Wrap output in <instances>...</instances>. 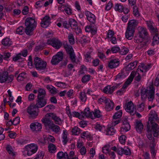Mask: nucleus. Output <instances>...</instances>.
I'll return each instance as SVG.
<instances>
[{
    "mask_svg": "<svg viewBox=\"0 0 159 159\" xmlns=\"http://www.w3.org/2000/svg\"><path fill=\"white\" fill-rule=\"evenodd\" d=\"M115 10L116 11H118L119 12H122L123 10V7L120 4L117 3L115 5Z\"/></svg>",
    "mask_w": 159,
    "mask_h": 159,
    "instance_id": "e433bc0d",
    "label": "nucleus"
},
{
    "mask_svg": "<svg viewBox=\"0 0 159 159\" xmlns=\"http://www.w3.org/2000/svg\"><path fill=\"white\" fill-rule=\"evenodd\" d=\"M68 38L70 43L73 45L75 43V39L72 34L70 33L68 35Z\"/></svg>",
    "mask_w": 159,
    "mask_h": 159,
    "instance_id": "4c0bfd02",
    "label": "nucleus"
},
{
    "mask_svg": "<svg viewBox=\"0 0 159 159\" xmlns=\"http://www.w3.org/2000/svg\"><path fill=\"white\" fill-rule=\"evenodd\" d=\"M143 38L140 37L139 34H137L134 38V42L137 43H141L143 41Z\"/></svg>",
    "mask_w": 159,
    "mask_h": 159,
    "instance_id": "f704fd0d",
    "label": "nucleus"
},
{
    "mask_svg": "<svg viewBox=\"0 0 159 159\" xmlns=\"http://www.w3.org/2000/svg\"><path fill=\"white\" fill-rule=\"evenodd\" d=\"M70 27L72 29L75 28L77 26V22L74 20L72 19H70L69 21Z\"/></svg>",
    "mask_w": 159,
    "mask_h": 159,
    "instance_id": "c9c22d12",
    "label": "nucleus"
},
{
    "mask_svg": "<svg viewBox=\"0 0 159 159\" xmlns=\"http://www.w3.org/2000/svg\"><path fill=\"white\" fill-rule=\"evenodd\" d=\"M129 51V49L125 48H123L122 49H121V50L120 51V53L122 55H124L128 53Z\"/></svg>",
    "mask_w": 159,
    "mask_h": 159,
    "instance_id": "69168bd1",
    "label": "nucleus"
},
{
    "mask_svg": "<svg viewBox=\"0 0 159 159\" xmlns=\"http://www.w3.org/2000/svg\"><path fill=\"white\" fill-rule=\"evenodd\" d=\"M63 45L67 53L69 55L70 58L72 62H75V56L72 46L68 44L67 43H64Z\"/></svg>",
    "mask_w": 159,
    "mask_h": 159,
    "instance_id": "423d86ee",
    "label": "nucleus"
},
{
    "mask_svg": "<svg viewBox=\"0 0 159 159\" xmlns=\"http://www.w3.org/2000/svg\"><path fill=\"white\" fill-rule=\"evenodd\" d=\"M134 32L135 30H128L127 29L125 33V36L126 38L129 40L131 39L133 37Z\"/></svg>",
    "mask_w": 159,
    "mask_h": 159,
    "instance_id": "a878e982",
    "label": "nucleus"
},
{
    "mask_svg": "<svg viewBox=\"0 0 159 159\" xmlns=\"http://www.w3.org/2000/svg\"><path fill=\"white\" fill-rule=\"evenodd\" d=\"M124 108L126 111L129 112L131 115H134L136 112V108L132 101L126 102Z\"/></svg>",
    "mask_w": 159,
    "mask_h": 159,
    "instance_id": "1a4fd4ad",
    "label": "nucleus"
},
{
    "mask_svg": "<svg viewBox=\"0 0 159 159\" xmlns=\"http://www.w3.org/2000/svg\"><path fill=\"white\" fill-rule=\"evenodd\" d=\"M103 92L106 93H112V91H111V88L110 86H108L104 88L103 90Z\"/></svg>",
    "mask_w": 159,
    "mask_h": 159,
    "instance_id": "a18cd8bd",
    "label": "nucleus"
},
{
    "mask_svg": "<svg viewBox=\"0 0 159 159\" xmlns=\"http://www.w3.org/2000/svg\"><path fill=\"white\" fill-rule=\"evenodd\" d=\"M116 130L114 129L113 126L108 127L106 130V134L109 135H112L114 134L116 132Z\"/></svg>",
    "mask_w": 159,
    "mask_h": 159,
    "instance_id": "c756f323",
    "label": "nucleus"
},
{
    "mask_svg": "<svg viewBox=\"0 0 159 159\" xmlns=\"http://www.w3.org/2000/svg\"><path fill=\"white\" fill-rule=\"evenodd\" d=\"M20 122V118L19 117H16L12 122V124L14 125H16Z\"/></svg>",
    "mask_w": 159,
    "mask_h": 159,
    "instance_id": "338daca9",
    "label": "nucleus"
},
{
    "mask_svg": "<svg viewBox=\"0 0 159 159\" xmlns=\"http://www.w3.org/2000/svg\"><path fill=\"white\" fill-rule=\"evenodd\" d=\"M25 25L26 26L25 30L26 34L32 35L37 25V23L35 19L32 17L27 18L25 20Z\"/></svg>",
    "mask_w": 159,
    "mask_h": 159,
    "instance_id": "7ed1b4c3",
    "label": "nucleus"
},
{
    "mask_svg": "<svg viewBox=\"0 0 159 159\" xmlns=\"http://www.w3.org/2000/svg\"><path fill=\"white\" fill-rule=\"evenodd\" d=\"M23 30L24 27L22 26H20L17 29L16 32L17 34H22L24 32Z\"/></svg>",
    "mask_w": 159,
    "mask_h": 159,
    "instance_id": "bf43d9fd",
    "label": "nucleus"
},
{
    "mask_svg": "<svg viewBox=\"0 0 159 159\" xmlns=\"http://www.w3.org/2000/svg\"><path fill=\"white\" fill-rule=\"evenodd\" d=\"M151 126H150L149 128L147 126V137L148 139L150 140V144H152V147H155L156 146V144L155 143L154 139L152 137V131L153 132V134H154V132L152 131V129L151 130L150 129Z\"/></svg>",
    "mask_w": 159,
    "mask_h": 159,
    "instance_id": "dca6fc26",
    "label": "nucleus"
},
{
    "mask_svg": "<svg viewBox=\"0 0 159 159\" xmlns=\"http://www.w3.org/2000/svg\"><path fill=\"white\" fill-rule=\"evenodd\" d=\"M55 84L58 87L63 88H65L66 86V84L65 83H64L61 82H57Z\"/></svg>",
    "mask_w": 159,
    "mask_h": 159,
    "instance_id": "5fc2aeb1",
    "label": "nucleus"
},
{
    "mask_svg": "<svg viewBox=\"0 0 159 159\" xmlns=\"http://www.w3.org/2000/svg\"><path fill=\"white\" fill-rule=\"evenodd\" d=\"M88 41L87 39V38L85 36H83L80 37V42L82 44L84 43H85L87 42Z\"/></svg>",
    "mask_w": 159,
    "mask_h": 159,
    "instance_id": "0e129e2a",
    "label": "nucleus"
},
{
    "mask_svg": "<svg viewBox=\"0 0 159 159\" xmlns=\"http://www.w3.org/2000/svg\"><path fill=\"white\" fill-rule=\"evenodd\" d=\"M85 58L87 62L90 61L91 60L90 52H87L84 54Z\"/></svg>",
    "mask_w": 159,
    "mask_h": 159,
    "instance_id": "774afa93",
    "label": "nucleus"
},
{
    "mask_svg": "<svg viewBox=\"0 0 159 159\" xmlns=\"http://www.w3.org/2000/svg\"><path fill=\"white\" fill-rule=\"evenodd\" d=\"M71 115L75 117H78L80 119H82L83 118L82 112L80 114V113L74 111L72 113Z\"/></svg>",
    "mask_w": 159,
    "mask_h": 159,
    "instance_id": "de8ad7c7",
    "label": "nucleus"
},
{
    "mask_svg": "<svg viewBox=\"0 0 159 159\" xmlns=\"http://www.w3.org/2000/svg\"><path fill=\"white\" fill-rule=\"evenodd\" d=\"M132 74H130L129 76L127 79L125 83L123 86V88H126L128 85H129L133 81V78L132 76Z\"/></svg>",
    "mask_w": 159,
    "mask_h": 159,
    "instance_id": "473e14b6",
    "label": "nucleus"
},
{
    "mask_svg": "<svg viewBox=\"0 0 159 159\" xmlns=\"http://www.w3.org/2000/svg\"><path fill=\"white\" fill-rule=\"evenodd\" d=\"M122 115V111L120 110L115 113L113 116V118L115 119L119 118Z\"/></svg>",
    "mask_w": 159,
    "mask_h": 159,
    "instance_id": "09e8293b",
    "label": "nucleus"
},
{
    "mask_svg": "<svg viewBox=\"0 0 159 159\" xmlns=\"http://www.w3.org/2000/svg\"><path fill=\"white\" fill-rule=\"evenodd\" d=\"M120 48L119 47L117 46H114L111 48V51L113 53H116L118 52H120Z\"/></svg>",
    "mask_w": 159,
    "mask_h": 159,
    "instance_id": "13d9d810",
    "label": "nucleus"
},
{
    "mask_svg": "<svg viewBox=\"0 0 159 159\" xmlns=\"http://www.w3.org/2000/svg\"><path fill=\"white\" fill-rule=\"evenodd\" d=\"M25 148L28 151V155L30 156L36 152L38 150V146L36 144L32 143L25 146Z\"/></svg>",
    "mask_w": 159,
    "mask_h": 159,
    "instance_id": "9b49d317",
    "label": "nucleus"
},
{
    "mask_svg": "<svg viewBox=\"0 0 159 159\" xmlns=\"http://www.w3.org/2000/svg\"><path fill=\"white\" fill-rule=\"evenodd\" d=\"M135 124V128L136 130L138 132H140L143 128V124L140 120L136 121Z\"/></svg>",
    "mask_w": 159,
    "mask_h": 159,
    "instance_id": "cd10ccee",
    "label": "nucleus"
},
{
    "mask_svg": "<svg viewBox=\"0 0 159 159\" xmlns=\"http://www.w3.org/2000/svg\"><path fill=\"white\" fill-rule=\"evenodd\" d=\"M87 20L91 23L94 24L96 22V17L94 15L89 11L85 12Z\"/></svg>",
    "mask_w": 159,
    "mask_h": 159,
    "instance_id": "412c9836",
    "label": "nucleus"
},
{
    "mask_svg": "<svg viewBox=\"0 0 159 159\" xmlns=\"http://www.w3.org/2000/svg\"><path fill=\"white\" fill-rule=\"evenodd\" d=\"M71 132L72 134L74 135H78L80 133V129L78 127H74L72 129Z\"/></svg>",
    "mask_w": 159,
    "mask_h": 159,
    "instance_id": "58836bf2",
    "label": "nucleus"
},
{
    "mask_svg": "<svg viewBox=\"0 0 159 159\" xmlns=\"http://www.w3.org/2000/svg\"><path fill=\"white\" fill-rule=\"evenodd\" d=\"M42 121L44 123L45 127L48 126L49 129H50L52 128L54 124L53 122L48 118H43Z\"/></svg>",
    "mask_w": 159,
    "mask_h": 159,
    "instance_id": "4be33fe9",
    "label": "nucleus"
},
{
    "mask_svg": "<svg viewBox=\"0 0 159 159\" xmlns=\"http://www.w3.org/2000/svg\"><path fill=\"white\" fill-rule=\"evenodd\" d=\"M50 18L49 16H46L42 19L40 23L41 26L43 28H46L48 26L50 23Z\"/></svg>",
    "mask_w": 159,
    "mask_h": 159,
    "instance_id": "f3484780",
    "label": "nucleus"
},
{
    "mask_svg": "<svg viewBox=\"0 0 159 159\" xmlns=\"http://www.w3.org/2000/svg\"><path fill=\"white\" fill-rule=\"evenodd\" d=\"M126 137L124 135H121L120 137L119 140L120 142L122 144H124L125 142V139Z\"/></svg>",
    "mask_w": 159,
    "mask_h": 159,
    "instance_id": "052dcab7",
    "label": "nucleus"
},
{
    "mask_svg": "<svg viewBox=\"0 0 159 159\" xmlns=\"http://www.w3.org/2000/svg\"><path fill=\"white\" fill-rule=\"evenodd\" d=\"M154 91L152 85L146 89L142 87L141 89V97L142 101H144L147 98L149 101L153 100L154 98Z\"/></svg>",
    "mask_w": 159,
    "mask_h": 159,
    "instance_id": "f03ea898",
    "label": "nucleus"
},
{
    "mask_svg": "<svg viewBox=\"0 0 159 159\" xmlns=\"http://www.w3.org/2000/svg\"><path fill=\"white\" fill-rule=\"evenodd\" d=\"M13 80V75H8V72L4 71L0 74V82L1 83L6 82L7 83L11 82Z\"/></svg>",
    "mask_w": 159,
    "mask_h": 159,
    "instance_id": "0eeeda50",
    "label": "nucleus"
},
{
    "mask_svg": "<svg viewBox=\"0 0 159 159\" xmlns=\"http://www.w3.org/2000/svg\"><path fill=\"white\" fill-rule=\"evenodd\" d=\"M2 45L5 46H9L11 44V41L7 38L3 39L2 40Z\"/></svg>",
    "mask_w": 159,
    "mask_h": 159,
    "instance_id": "72a5a7b5",
    "label": "nucleus"
},
{
    "mask_svg": "<svg viewBox=\"0 0 159 159\" xmlns=\"http://www.w3.org/2000/svg\"><path fill=\"white\" fill-rule=\"evenodd\" d=\"M6 149L10 155L12 156H14L15 155V153L13 152V150L10 145H7L6 148Z\"/></svg>",
    "mask_w": 159,
    "mask_h": 159,
    "instance_id": "ea45409f",
    "label": "nucleus"
},
{
    "mask_svg": "<svg viewBox=\"0 0 159 159\" xmlns=\"http://www.w3.org/2000/svg\"><path fill=\"white\" fill-rule=\"evenodd\" d=\"M93 114L94 117V119L96 117L99 118L101 116V115L100 113V111L99 110H96L94 112H92Z\"/></svg>",
    "mask_w": 159,
    "mask_h": 159,
    "instance_id": "3c124183",
    "label": "nucleus"
},
{
    "mask_svg": "<svg viewBox=\"0 0 159 159\" xmlns=\"http://www.w3.org/2000/svg\"><path fill=\"white\" fill-rule=\"evenodd\" d=\"M34 64L37 70L41 71L44 70L46 68L47 65V62L41 58L35 57L34 58Z\"/></svg>",
    "mask_w": 159,
    "mask_h": 159,
    "instance_id": "39448f33",
    "label": "nucleus"
},
{
    "mask_svg": "<svg viewBox=\"0 0 159 159\" xmlns=\"http://www.w3.org/2000/svg\"><path fill=\"white\" fill-rule=\"evenodd\" d=\"M37 108L35 105L31 104L27 109V112L33 118L38 115Z\"/></svg>",
    "mask_w": 159,
    "mask_h": 159,
    "instance_id": "6e6552de",
    "label": "nucleus"
},
{
    "mask_svg": "<svg viewBox=\"0 0 159 159\" xmlns=\"http://www.w3.org/2000/svg\"><path fill=\"white\" fill-rule=\"evenodd\" d=\"M138 61H135L132 63H131L129 64L128 65L127 67H129V69L132 70L134 69L136 66Z\"/></svg>",
    "mask_w": 159,
    "mask_h": 159,
    "instance_id": "a19ab883",
    "label": "nucleus"
},
{
    "mask_svg": "<svg viewBox=\"0 0 159 159\" xmlns=\"http://www.w3.org/2000/svg\"><path fill=\"white\" fill-rule=\"evenodd\" d=\"M52 127V128H51L50 129L56 133H57L60 131V128L58 125H55L54 124Z\"/></svg>",
    "mask_w": 159,
    "mask_h": 159,
    "instance_id": "37998d69",
    "label": "nucleus"
},
{
    "mask_svg": "<svg viewBox=\"0 0 159 159\" xmlns=\"http://www.w3.org/2000/svg\"><path fill=\"white\" fill-rule=\"evenodd\" d=\"M123 126L121 128L120 131H125L127 132L129 131L130 128V126L128 122L127 118H125L122 120Z\"/></svg>",
    "mask_w": 159,
    "mask_h": 159,
    "instance_id": "aec40b11",
    "label": "nucleus"
},
{
    "mask_svg": "<svg viewBox=\"0 0 159 159\" xmlns=\"http://www.w3.org/2000/svg\"><path fill=\"white\" fill-rule=\"evenodd\" d=\"M44 98H37L35 105L38 108H41L44 107L47 104V100Z\"/></svg>",
    "mask_w": 159,
    "mask_h": 159,
    "instance_id": "a211bd4d",
    "label": "nucleus"
},
{
    "mask_svg": "<svg viewBox=\"0 0 159 159\" xmlns=\"http://www.w3.org/2000/svg\"><path fill=\"white\" fill-rule=\"evenodd\" d=\"M54 106L52 105H47L44 108L43 111L46 112H48L50 111V110H51L53 109H54Z\"/></svg>",
    "mask_w": 159,
    "mask_h": 159,
    "instance_id": "603ef678",
    "label": "nucleus"
},
{
    "mask_svg": "<svg viewBox=\"0 0 159 159\" xmlns=\"http://www.w3.org/2000/svg\"><path fill=\"white\" fill-rule=\"evenodd\" d=\"M62 142L64 144L67 143L68 142V139L67 138V133L65 130L63 131V135L62 136Z\"/></svg>",
    "mask_w": 159,
    "mask_h": 159,
    "instance_id": "49530a36",
    "label": "nucleus"
},
{
    "mask_svg": "<svg viewBox=\"0 0 159 159\" xmlns=\"http://www.w3.org/2000/svg\"><path fill=\"white\" fill-rule=\"evenodd\" d=\"M47 89L49 91L50 93L53 94H55L57 92V90L56 88L52 85H48L46 86Z\"/></svg>",
    "mask_w": 159,
    "mask_h": 159,
    "instance_id": "2f4dec72",
    "label": "nucleus"
},
{
    "mask_svg": "<svg viewBox=\"0 0 159 159\" xmlns=\"http://www.w3.org/2000/svg\"><path fill=\"white\" fill-rule=\"evenodd\" d=\"M90 75H85L82 78V81L84 83L89 81L90 80Z\"/></svg>",
    "mask_w": 159,
    "mask_h": 159,
    "instance_id": "4d7b16f0",
    "label": "nucleus"
},
{
    "mask_svg": "<svg viewBox=\"0 0 159 159\" xmlns=\"http://www.w3.org/2000/svg\"><path fill=\"white\" fill-rule=\"evenodd\" d=\"M105 105L106 109L107 111H109L112 109L114 106V103L109 99L106 102Z\"/></svg>",
    "mask_w": 159,
    "mask_h": 159,
    "instance_id": "c85d7f7f",
    "label": "nucleus"
},
{
    "mask_svg": "<svg viewBox=\"0 0 159 159\" xmlns=\"http://www.w3.org/2000/svg\"><path fill=\"white\" fill-rule=\"evenodd\" d=\"M131 74H132V76L134 79V80L138 82L140 81L141 79V77L140 75L137 72V71H133L131 72Z\"/></svg>",
    "mask_w": 159,
    "mask_h": 159,
    "instance_id": "bb28decb",
    "label": "nucleus"
},
{
    "mask_svg": "<svg viewBox=\"0 0 159 159\" xmlns=\"http://www.w3.org/2000/svg\"><path fill=\"white\" fill-rule=\"evenodd\" d=\"M110 146L107 145L104 146L102 148V152L104 153L107 154L109 152Z\"/></svg>",
    "mask_w": 159,
    "mask_h": 159,
    "instance_id": "680f3d73",
    "label": "nucleus"
},
{
    "mask_svg": "<svg viewBox=\"0 0 159 159\" xmlns=\"http://www.w3.org/2000/svg\"><path fill=\"white\" fill-rule=\"evenodd\" d=\"M80 98L83 102H85L86 101L87 97L85 93L82 92L80 93Z\"/></svg>",
    "mask_w": 159,
    "mask_h": 159,
    "instance_id": "864d4df0",
    "label": "nucleus"
},
{
    "mask_svg": "<svg viewBox=\"0 0 159 159\" xmlns=\"http://www.w3.org/2000/svg\"><path fill=\"white\" fill-rule=\"evenodd\" d=\"M133 12L134 16L136 17H138L140 16L138 8L137 7H134L133 9Z\"/></svg>",
    "mask_w": 159,
    "mask_h": 159,
    "instance_id": "6e6d98bb",
    "label": "nucleus"
},
{
    "mask_svg": "<svg viewBox=\"0 0 159 159\" xmlns=\"http://www.w3.org/2000/svg\"><path fill=\"white\" fill-rule=\"evenodd\" d=\"M37 98H44L46 95L45 91L43 89L39 88L38 89Z\"/></svg>",
    "mask_w": 159,
    "mask_h": 159,
    "instance_id": "7c9ffc66",
    "label": "nucleus"
},
{
    "mask_svg": "<svg viewBox=\"0 0 159 159\" xmlns=\"http://www.w3.org/2000/svg\"><path fill=\"white\" fill-rule=\"evenodd\" d=\"M85 30L86 32H90L93 34H95L97 30L96 28L93 26L91 25L90 26H87L85 27Z\"/></svg>",
    "mask_w": 159,
    "mask_h": 159,
    "instance_id": "393cba45",
    "label": "nucleus"
},
{
    "mask_svg": "<svg viewBox=\"0 0 159 159\" xmlns=\"http://www.w3.org/2000/svg\"><path fill=\"white\" fill-rule=\"evenodd\" d=\"M144 101H143L138 106V109L139 111H142L144 110L145 104Z\"/></svg>",
    "mask_w": 159,
    "mask_h": 159,
    "instance_id": "8fccbe9b",
    "label": "nucleus"
},
{
    "mask_svg": "<svg viewBox=\"0 0 159 159\" xmlns=\"http://www.w3.org/2000/svg\"><path fill=\"white\" fill-rule=\"evenodd\" d=\"M138 30L137 34L140 37H143L144 38L145 36L147 35L148 33L145 28L142 27H139Z\"/></svg>",
    "mask_w": 159,
    "mask_h": 159,
    "instance_id": "b1692460",
    "label": "nucleus"
},
{
    "mask_svg": "<svg viewBox=\"0 0 159 159\" xmlns=\"http://www.w3.org/2000/svg\"><path fill=\"white\" fill-rule=\"evenodd\" d=\"M27 140L23 139H19L17 140L18 143L20 145H24L27 143Z\"/></svg>",
    "mask_w": 159,
    "mask_h": 159,
    "instance_id": "e2e57ef3",
    "label": "nucleus"
},
{
    "mask_svg": "<svg viewBox=\"0 0 159 159\" xmlns=\"http://www.w3.org/2000/svg\"><path fill=\"white\" fill-rule=\"evenodd\" d=\"M42 125L41 124L37 122L32 123L30 125V128L31 130L35 133L40 131L42 128Z\"/></svg>",
    "mask_w": 159,
    "mask_h": 159,
    "instance_id": "ddd939ff",
    "label": "nucleus"
},
{
    "mask_svg": "<svg viewBox=\"0 0 159 159\" xmlns=\"http://www.w3.org/2000/svg\"><path fill=\"white\" fill-rule=\"evenodd\" d=\"M119 64L120 61L118 59H112L108 62L107 67L110 69H112L117 67Z\"/></svg>",
    "mask_w": 159,
    "mask_h": 159,
    "instance_id": "4468645a",
    "label": "nucleus"
},
{
    "mask_svg": "<svg viewBox=\"0 0 159 159\" xmlns=\"http://www.w3.org/2000/svg\"><path fill=\"white\" fill-rule=\"evenodd\" d=\"M47 44L52 45L57 49H58L61 47V44L60 41L58 39L55 38L50 39L47 42Z\"/></svg>",
    "mask_w": 159,
    "mask_h": 159,
    "instance_id": "f8f14e48",
    "label": "nucleus"
},
{
    "mask_svg": "<svg viewBox=\"0 0 159 159\" xmlns=\"http://www.w3.org/2000/svg\"><path fill=\"white\" fill-rule=\"evenodd\" d=\"M138 21L133 19L129 21L128 23L127 29L128 30H135V28L138 25Z\"/></svg>",
    "mask_w": 159,
    "mask_h": 159,
    "instance_id": "6ab92c4d",
    "label": "nucleus"
},
{
    "mask_svg": "<svg viewBox=\"0 0 159 159\" xmlns=\"http://www.w3.org/2000/svg\"><path fill=\"white\" fill-rule=\"evenodd\" d=\"M54 121L55 123L57 125H61L63 120L61 118L57 116L55 114L53 113H50L47 114Z\"/></svg>",
    "mask_w": 159,
    "mask_h": 159,
    "instance_id": "2eb2a0df",
    "label": "nucleus"
},
{
    "mask_svg": "<svg viewBox=\"0 0 159 159\" xmlns=\"http://www.w3.org/2000/svg\"><path fill=\"white\" fill-rule=\"evenodd\" d=\"M146 23L148 29L154 36L153 38L152 44H158L159 43V37H158V30L155 27L154 23L152 21H146Z\"/></svg>",
    "mask_w": 159,
    "mask_h": 159,
    "instance_id": "20e7f679",
    "label": "nucleus"
},
{
    "mask_svg": "<svg viewBox=\"0 0 159 159\" xmlns=\"http://www.w3.org/2000/svg\"><path fill=\"white\" fill-rule=\"evenodd\" d=\"M63 58V54L62 52H59L53 57L51 61V63L53 65H57L62 60Z\"/></svg>",
    "mask_w": 159,
    "mask_h": 159,
    "instance_id": "9d476101",
    "label": "nucleus"
},
{
    "mask_svg": "<svg viewBox=\"0 0 159 159\" xmlns=\"http://www.w3.org/2000/svg\"><path fill=\"white\" fill-rule=\"evenodd\" d=\"M89 108L88 107L86 108L84 110V112H82V116L83 118L85 117H90L92 119H94V117L93 116L92 112L90 111Z\"/></svg>",
    "mask_w": 159,
    "mask_h": 159,
    "instance_id": "5701e85b",
    "label": "nucleus"
},
{
    "mask_svg": "<svg viewBox=\"0 0 159 159\" xmlns=\"http://www.w3.org/2000/svg\"><path fill=\"white\" fill-rule=\"evenodd\" d=\"M49 151L51 153H53L55 152L56 149L55 146L52 144H49L48 146Z\"/></svg>",
    "mask_w": 159,
    "mask_h": 159,
    "instance_id": "c03bdc74",
    "label": "nucleus"
},
{
    "mask_svg": "<svg viewBox=\"0 0 159 159\" xmlns=\"http://www.w3.org/2000/svg\"><path fill=\"white\" fill-rule=\"evenodd\" d=\"M158 115L154 111H151L150 113V116L147 122V126L149 128L151 126L152 129L154 132V136L157 137L158 135V125L155 122L157 121Z\"/></svg>",
    "mask_w": 159,
    "mask_h": 159,
    "instance_id": "f257e3e1",
    "label": "nucleus"
},
{
    "mask_svg": "<svg viewBox=\"0 0 159 159\" xmlns=\"http://www.w3.org/2000/svg\"><path fill=\"white\" fill-rule=\"evenodd\" d=\"M26 73L25 72H22L20 74L17 76V80L18 81H23L25 78Z\"/></svg>",
    "mask_w": 159,
    "mask_h": 159,
    "instance_id": "79ce46f5",
    "label": "nucleus"
}]
</instances>
